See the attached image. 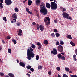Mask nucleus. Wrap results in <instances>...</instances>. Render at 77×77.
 <instances>
[{"instance_id": "1", "label": "nucleus", "mask_w": 77, "mask_h": 77, "mask_svg": "<svg viewBox=\"0 0 77 77\" xmlns=\"http://www.w3.org/2000/svg\"><path fill=\"white\" fill-rule=\"evenodd\" d=\"M33 49L31 47H29L27 50V59L28 60H31L32 58H33L35 57V54L33 53Z\"/></svg>"}, {"instance_id": "2", "label": "nucleus", "mask_w": 77, "mask_h": 77, "mask_svg": "<svg viewBox=\"0 0 77 77\" xmlns=\"http://www.w3.org/2000/svg\"><path fill=\"white\" fill-rule=\"evenodd\" d=\"M41 9L40 10V12L41 13H43L44 15H46L47 14L48 11L45 8V7H40Z\"/></svg>"}, {"instance_id": "3", "label": "nucleus", "mask_w": 77, "mask_h": 77, "mask_svg": "<svg viewBox=\"0 0 77 77\" xmlns=\"http://www.w3.org/2000/svg\"><path fill=\"white\" fill-rule=\"evenodd\" d=\"M51 8L52 10H56L57 8V4L54 2L51 3Z\"/></svg>"}, {"instance_id": "4", "label": "nucleus", "mask_w": 77, "mask_h": 77, "mask_svg": "<svg viewBox=\"0 0 77 77\" xmlns=\"http://www.w3.org/2000/svg\"><path fill=\"white\" fill-rule=\"evenodd\" d=\"M62 15L63 17L64 18H67L69 17V14L66 12L63 13Z\"/></svg>"}, {"instance_id": "5", "label": "nucleus", "mask_w": 77, "mask_h": 77, "mask_svg": "<svg viewBox=\"0 0 77 77\" xmlns=\"http://www.w3.org/2000/svg\"><path fill=\"white\" fill-rule=\"evenodd\" d=\"M5 2L8 6H9L12 4V1L11 0H5Z\"/></svg>"}, {"instance_id": "6", "label": "nucleus", "mask_w": 77, "mask_h": 77, "mask_svg": "<svg viewBox=\"0 0 77 77\" xmlns=\"http://www.w3.org/2000/svg\"><path fill=\"white\" fill-rule=\"evenodd\" d=\"M63 46L61 45H59L58 46V50L60 52H63Z\"/></svg>"}, {"instance_id": "7", "label": "nucleus", "mask_w": 77, "mask_h": 77, "mask_svg": "<svg viewBox=\"0 0 77 77\" xmlns=\"http://www.w3.org/2000/svg\"><path fill=\"white\" fill-rule=\"evenodd\" d=\"M51 53H53L54 55H56V54L57 53V49L55 48L53 49V51H51Z\"/></svg>"}, {"instance_id": "8", "label": "nucleus", "mask_w": 77, "mask_h": 77, "mask_svg": "<svg viewBox=\"0 0 77 77\" xmlns=\"http://www.w3.org/2000/svg\"><path fill=\"white\" fill-rule=\"evenodd\" d=\"M19 64L22 67H25V64L22 62H20L19 63Z\"/></svg>"}, {"instance_id": "9", "label": "nucleus", "mask_w": 77, "mask_h": 77, "mask_svg": "<svg viewBox=\"0 0 77 77\" xmlns=\"http://www.w3.org/2000/svg\"><path fill=\"white\" fill-rule=\"evenodd\" d=\"M12 18H14L15 19H17V14L14 13L12 15Z\"/></svg>"}, {"instance_id": "10", "label": "nucleus", "mask_w": 77, "mask_h": 77, "mask_svg": "<svg viewBox=\"0 0 77 77\" xmlns=\"http://www.w3.org/2000/svg\"><path fill=\"white\" fill-rule=\"evenodd\" d=\"M39 28L41 31H43L44 29V27L41 25H40Z\"/></svg>"}, {"instance_id": "11", "label": "nucleus", "mask_w": 77, "mask_h": 77, "mask_svg": "<svg viewBox=\"0 0 77 77\" xmlns=\"http://www.w3.org/2000/svg\"><path fill=\"white\" fill-rule=\"evenodd\" d=\"M32 2L31 0H28V5L29 6H30V5H32Z\"/></svg>"}, {"instance_id": "12", "label": "nucleus", "mask_w": 77, "mask_h": 77, "mask_svg": "<svg viewBox=\"0 0 77 77\" xmlns=\"http://www.w3.org/2000/svg\"><path fill=\"white\" fill-rule=\"evenodd\" d=\"M46 6L48 8H50V4L49 3H46Z\"/></svg>"}, {"instance_id": "13", "label": "nucleus", "mask_w": 77, "mask_h": 77, "mask_svg": "<svg viewBox=\"0 0 77 77\" xmlns=\"http://www.w3.org/2000/svg\"><path fill=\"white\" fill-rule=\"evenodd\" d=\"M48 43V42L47 40H45L44 41V43L45 45H47Z\"/></svg>"}, {"instance_id": "14", "label": "nucleus", "mask_w": 77, "mask_h": 77, "mask_svg": "<svg viewBox=\"0 0 77 77\" xmlns=\"http://www.w3.org/2000/svg\"><path fill=\"white\" fill-rule=\"evenodd\" d=\"M31 47H32V48H33V49H35V48H36V45L33 44H32V45L31 46Z\"/></svg>"}, {"instance_id": "15", "label": "nucleus", "mask_w": 77, "mask_h": 77, "mask_svg": "<svg viewBox=\"0 0 77 77\" xmlns=\"http://www.w3.org/2000/svg\"><path fill=\"white\" fill-rule=\"evenodd\" d=\"M43 68V66L41 65H38V69H41Z\"/></svg>"}, {"instance_id": "16", "label": "nucleus", "mask_w": 77, "mask_h": 77, "mask_svg": "<svg viewBox=\"0 0 77 77\" xmlns=\"http://www.w3.org/2000/svg\"><path fill=\"white\" fill-rule=\"evenodd\" d=\"M73 59L74 61H76L77 60V59H76V55H74L73 56Z\"/></svg>"}, {"instance_id": "17", "label": "nucleus", "mask_w": 77, "mask_h": 77, "mask_svg": "<svg viewBox=\"0 0 77 77\" xmlns=\"http://www.w3.org/2000/svg\"><path fill=\"white\" fill-rule=\"evenodd\" d=\"M67 38L69 39H72V37L71 35H68L67 36Z\"/></svg>"}, {"instance_id": "18", "label": "nucleus", "mask_w": 77, "mask_h": 77, "mask_svg": "<svg viewBox=\"0 0 77 77\" xmlns=\"http://www.w3.org/2000/svg\"><path fill=\"white\" fill-rule=\"evenodd\" d=\"M70 44L72 46H73V47H74V46H75V43L73 42H71Z\"/></svg>"}, {"instance_id": "19", "label": "nucleus", "mask_w": 77, "mask_h": 77, "mask_svg": "<svg viewBox=\"0 0 77 77\" xmlns=\"http://www.w3.org/2000/svg\"><path fill=\"white\" fill-rule=\"evenodd\" d=\"M65 69L66 71L68 72V71H69V68H68L67 67H65Z\"/></svg>"}, {"instance_id": "20", "label": "nucleus", "mask_w": 77, "mask_h": 77, "mask_svg": "<svg viewBox=\"0 0 77 77\" xmlns=\"http://www.w3.org/2000/svg\"><path fill=\"white\" fill-rule=\"evenodd\" d=\"M57 57L58 59H61L62 57V55L59 54L57 55Z\"/></svg>"}, {"instance_id": "21", "label": "nucleus", "mask_w": 77, "mask_h": 77, "mask_svg": "<svg viewBox=\"0 0 77 77\" xmlns=\"http://www.w3.org/2000/svg\"><path fill=\"white\" fill-rule=\"evenodd\" d=\"M12 42L14 43V44H17V41L14 39L12 40Z\"/></svg>"}, {"instance_id": "22", "label": "nucleus", "mask_w": 77, "mask_h": 77, "mask_svg": "<svg viewBox=\"0 0 77 77\" xmlns=\"http://www.w3.org/2000/svg\"><path fill=\"white\" fill-rule=\"evenodd\" d=\"M3 20L4 21H5V22L7 21V20L6 19V17H3Z\"/></svg>"}, {"instance_id": "23", "label": "nucleus", "mask_w": 77, "mask_h": 77, "mask_svg": "<svg viewBox=\"0 0 77 77\" xmlns=\"http://www.w3.org/2000/svg\"><path fill=\"white\" fill-rule=\"evenodd\" d=\"M39 59V55H37L36 56V60H38Z\"/></svg>"}, {"instance_id": "24", "label": "nucleus", "mask_w": 77, "mask_h": 77, "mask_svg": "<svg viewBox=\"0 0 77 77\" xmlns=\"http://www.w3.org/2000/svg\"><path fill=\"white\" fill-rule=\"evenodd\" d=\"M8 52L9 53H11V52H12V50L10 49H8Z\"/></svg>"}, {"instance_id": "25", "label": "nucleus", "mask_w": 77, "mask_h": 77, "mask_svg": "<svg viewBox=\"0 0 77 77\" xmlns=\"http://www.w3.org/2000/svg\"><path fill=\"white\" fill-rule=\"evenodd\" d=\"M61 59H62V60H65V56H63L61 57Z\"/></svg>"}, {"instance_id": "26", "label": "nucleus", "mask_w": 77, "mask_h": 77, "mask_svg": "<svg viewBox=\"0 0 77 77\" xmlns=\"http://www.w3.org/2000/svg\"><path fill=\"white\" fill-rule=\"evenodd\" d=\"M46 19L47 20H48V22H49L50 21V18L48 17H46Z\"/></svg>"}, {"instance_id": "27", "label": "nucleus", "mask_w": 77, "mask_h": 77, "mask_svg": "<svg viewBox=\"0 0 77 77\" xmlns=\"http://www.w3.org/2000/svg\"><path fill=\"white\" fill-rule=\"evenodd\" d=\"M39 25L38 24H37L36 25V27L37 30H39Z\"/></svg>"}, {"instance_id": "28", "label": "nucleus", "mask_w": 77, "mask_h": 77, "mask_svg": "<svg viewBox=\"0 0 77 77\" xmlns=\"http://www.w3.org/2000/svg\"><path fill=\"white\" fill-rule=\"evenodd\" d=\"M56 69L57 71H59L60 70V68L59 67H57Z\"/></svg>"}, {"instance_id": "29", "label": "nucleus", "mask_w": 77, "mask_h": 77, "mask_svg": "<svg viewBox=\"0 0 77 77\" xmlns=\"http://www.w3.org/2000/svg\"><path fill=\"white\" fill-rule=\"evenodd\" d=\"M0 7L1 8H3V4L2 3H0Z\"/></svg>"}, {"instance_id": "30", "label": "nucleus", "mask_w": 77, "mask_h": 77, "mask_svg": "<svg viewBox=\"0 0 77 77\" xmlns=\"http://www.w3.org/2000/svg\"><path fill=\"white\" fill-rule=\"evenodd\" d=\"M56 37H58L59 36H60V34L59 33H57L55 34Z\"/></svg>"}, {"instance_id": "31", "label": "nucleus", "mask_w": 77, "mask_h": 77, "mask_svg": "<svg viewBox=\"0 0 77 77\" xmlns=\"http://www.w3.org/2000/svg\"><path fill=\"white\" fill-rule=\"evenodd\" d=\"M26 68H27V69H30V68H32V66L30 65H28V66L26 67Z\"/></svg>"}, {"instance_id": "32", "label": "nucleus", "mask_w": 77, "mask_h": 77, "mask_svg": "<svg viewBox=\"0 0 77 77\" xmlns=\"http://www.w3.org/2000/svg\"><path fill=\"white\" fill-rule=\"evenodd\" d=\"M35 2L36 3H40V0H36Z\"/></svg>"}, {"instance_id": "33", "label": "nucleus", "mask_w": 77, "mask_h": 77, "mask_svg": "<svg viewBox=\"0 0 77 77\" xmlns=\"http://www.w3.org/2000/svg\"><path fill=\"white\" fill-rule=\"evenodd\" d=\"M0 75L1 77H3V76H4V73L0 72Z\"/></svg>"}, {"instance_id": "34", "label": "nucleus", "mask_w": 77, "mask_h": 77, "mask_svg": "<svg viewBox=\"0 0 77 77\" xmlns=\"http://www.w3.org/2000/svg\"><path fill=\"white\" fill-rule=\"evenodd\" d=\"M60 44H61V45H63L64 44V42H63L62 41H60Z\"/></svg>"}, {"instance_id": "35", "label": "nucleus", "mask_w": 77, "mask_h": 77, "mask_svg": "<svg viewBox=\"0 0 77 77\" xmlns=\"http://www.w3.org/2000/svg\"><path fill=\"white\" fill-rule=\"evenodd\" d=\"M37 45H38V46H39L40 45H42L39 42H38L37 43Z\"/></svg>"}, {"instance_id": "36", "label": "nucleus", "mask_w": 77, "mask_h": 77, "mask_svg": "<svg viewBox=\"0 0 77 77\" xmlns=\"http://www.w3.org/2000/svg\"><path fill=\"white\" fill-rule=\"evenodd\" d=\"M56 44L57 45H59V42L58 41H57L56 42Z\"/></svg>"}, {"instance_id": "37", "label": "nucleus", "mask_w": 77, "mask_h": 77, "mask_svg": "<svg viewBox=\"0 0 77 77\" xmlns=\"http://www.w3.org/2000/svg\"><path fill=\"white\" fill-rule=\"evenodd\" d=\"M51 36L52 37H54L55 36V35H54V33H53L51 34Z\"/></svg>"}, {"instance_id": "38", "label": "nucleus", "mask_w": 77, "mask_h": 77, "mask_svg": "<svg viewBox=\"0 0 77 77\" xmlns=\"http://www.w3.org/2000/svg\"><path fill=\"white\" fill-rule=\"evenodd\" d=\"M19 33H23V31L21 29H19Z\"/></svg>"}, {"instance_id": "39", "label": "nucleus", "mask_w": 77, "mask_h": 77, "mask_svg": "<svg viewBox=\"0 0 77 77\" xmlns=\"http://www.w3.org/2000/svg\"><path fill=\"white\" fill-rule=\"evenodd\" d=\"M15 11H17V12H18V9L17 8H16L14 9Z\"/></svg>"}, {"instance_id": "40", "label": "nucleus", "mask_w": 77, "mask_h": 77, "mask_svg": "<svg viewBox=\"0 0 77 77\" xmlns=\"http://www.w3.org/2000/svg\"><path fill=\"white\" fill-rule=\"evenodd\" d=\"M30 70L31 71H32V72H33V71H34V69L33 68H31Z\"/></svg>"}, {"instance_id": "41", "label": "nucleus", "mask_w": 77, "mask_h": 77, "mask_svg": "<svg viewBox=\"0 0 77 77\" xmlns=\"http://www.w3.org/2000/svg\"><path fill=\"white\" fill-rule=\"evenodd\" d=\"M63 77H68V76L66 74H64L63 75Z\"/></svg>"}, {"instance_id": "42", "label": "nucleus", "mask_w": 77, "mask_h": 77, "mask_svg": "<svg viewBox=\"0 0 77 77\" xmlns=\"http://www.w3.org/2000/svg\"><path fill=\"white\" fill-rule=\"evenodd\" d=\"M17 26H19L20 25V22H18L16 23Z\"/></svg>"}, {"instance_id": "43", "label": "nucleus", "mask_w": 77, "mask_h": 77, "mask_svg": "<svg viewBox=\"0 0 77 77\" xmlns=\"http://www.w3.org/2000/svg\"><path fill=\"white\" fill-rule=\"evenodd\" d=\"M67 19L68 20H71V19H72V18L70 16H69L67 17Z\"/></svg>"}, {"instance_id": "44", "label": "nucleus", "mask_w": 77, "mask_h": 77, "mask_svg": "<svg viewBox=\"0 0 77 77\" xmlns=\"http://www.w3.org/2000/svg\"><path fill=\"white\" fill-rule=\"evenodd\" d=\"M71 77H77V76L75 75H71Z\"/></svg>"}, {"instance_id": "45", "label": "nucleus", "mask_w": 77, "mask_h": 77, "mask_svg": "<svg viewBox=\"0 0 77 77\" xmlns=\"http://www.w3.org/2000/svg\"><path fill=\"white\" fill-rule=\"evenodd\" d=\"M54 32L55 33H57V29H55L54 30Z\"/></svg>"}, {"instance_id": "46", "label": "nucleus", "mask_w": 77, "mask_h": 77, "mask_svg": "<svg viewBox=\"0 0 77 77\" xmlns=\"http://www.w3.org/2000/svg\"><path fill=\"white\" fill-rule=\"evenodd\" d=\"M7 39H11V37L8 36L7 37Z\"/></svg>"}, {"instance_id": "47", "label": "nucleus", "mask_w": 77, "mask_h": 77, "mask_svg": "<svg viewBox=\"0 0 77 77\" xmlns=\"http://www.w3.org/2000/svg\"><path fill=\"white\" fill-rule=\"evenodd\" d=\"M41 47H42V45L39 46L38 48V49H39V50H40L41 49Z\"/></svg>"}, {"instance_id": "48", "label": "nucleus", "mask_w": 77, "mask_h": 77, "mask_svg": "<svg viewBox=\"0 0 77 77\" xmlns=\"http://www.w3.org/2000/svg\"><path fill=\"white\" fill-rule=\"evenodd\" d=\"M50 22H48L46 23V25H47V26H48V25L49 24H50Z\"/></svg>"}, {"instance_id": "49", "label": "nucleus", "mask_w": 77, "mask_h": 77, "mask_svg": "<svg viewBox=\"0 0 77 77\" xmlns=\"http://www.w3.org/2000/svg\"><path fill=\"white\" fill-rule=\"evenodd\" d=\"M48 74L49 75H51V71H49L48 72Z\"/></svg>"}, {"instance_id": "50", "label": "nucleus", "mask_w": 77, "mask_h": 77, "mask_svg": "<svg viewBox=\"0 0 77 77\" xmlns=\"http://www.w3.org/2000/svg\"><path fill=\"white\" fill-rule=\"evenodd\" d=\"M26 11H27V12H29V8H26Z\"/></svg>"}, {"instance_id": "51", "label": "nucleus", "mask_w": 77, "mask_h": 77, "mask_svg": "<svg viewBox=\"0 0 77 77\" xmlns=\"http://www.w3.org/2000/svg\"><path fill=\"white\" fill-rule=\"evenodd\" d=\"M63 11H66V8H63Z\"/></svg>"}, {"instance_id": "52", "label": "nucleus", "mask_w": 77, "mask_h": 77, "mask_svg": "<svg viewBox=\"0 0 77 77\" xmlns=\"http://www.w3.org/2000/svg\"><path fill=\"white\" fill-rule=\"evenodd\" d=\"M26 75L28 76V77H30V74H29V73H27L26 74Z\"/></svg>"}, {"instance_id": "53", "label": "nucleus", "mask_w": 77, "mask_h": 77, "mask_svg": "<svg viewBox=\"0 0 77 77\" xmlns=\"http://www.w3.org/2000/svg\"><path fill=\"white\" fill-rule=\"evenodd\" d=\"M28 13H29L30 14H31V15H33V13L31 12L30 11L28 12Z\"/></svg>"}, {"instance_id": "54", "label": "nucleus", "mask_w": 77, "mask_h": 77, "mask_svg": "<svg viewBox=\"0 0 77 77\" xmlns=\"http://www.w3.org/2000/svg\"><path fill=\"white\" fill-rule=\"evenodd\" d=\"M75 54H76V55H77V49H76L75 51Z\"/></svg>"}, {"instance_id": "55", "label": "nucleus", "mask_w": 77, "mask_h": 77, "mask_svg": "<svg viewBox=\"0 0 77 77\" xmlns=\"http://www.w3.org/2000/svg\"><path fill=\"white\" fill-rule=\"evenodd\" d=\"M32 24L33 25H34V26H35V25H36V23L35 22H33L32 23Z\"/></svg>"}, {"instance_id": "56", "label": "nucleus", "mask_w": 77, "mask_h": 77, "mask_svg": "<svg viewBox=\"0 0 77 77\" xmlns=\"http://www.w3.org/2000/svg\"><path fill=\"white\" fill-rule=\"evenodd\" d=\"M47 20H46L45 18L44 19V22H45V23L47 22Z\"/></svg>"}, {"instance_id": "57", "label": "nucleus", "mask_w": 77, "mask_h": 77, "mask_svg": "<svg viewBox=\"0 0 77 77\" xmlns=\"http://www.w3.org/2000/svg\"><path fill=\"white\" fill-rule=\"evenodd\" d=\"M41 4L43 5V6H45V4H44V3H43V2H42L41 3Z\"/></svg>"}, {"instance_id": "58", "label": "nucleus", "mask_w": 77, "mask_h": 77, "mask_svg": "<svg viewBox=\"0 0 77 77\" xmlns=\"http://www.w3.org/2000/svg\"><path fill=\"white\" fill-rule=\"evenodd\" d=\"M0 1L1 3H3V0H0Z\"/></svg>"}, {"instance_id": "59", "label": "nucleus", "mask_w": 77, "mask_h": 77, "mask_svg": "<svg viewBox=\"0 0 77 77\" xmlns=\"http://www.w3.org/2000/svg\"><path fill=\"white\" fill-rule=\"evenodd\" d=\"M13 20L14 22V23H16V20L14 19H13Z\"/></svg>"}, {"instance_id": "60", "label": "nucleus", "mask_w": 77, "mask_h": 77, "mask_svg": "<svg viewBox=\"0 0 77 77\" xmlns=\"http://www.w3.org/2000/svg\"><path fill=\"white\" fill-rule=\"evenodd\" d=\"M37 6H39L40 5V3H36Z\"/></svg>"}, {"instance_id": "61", "label": "nucleus", "mask_w": 77, "mask_h": 77, "mask_svg": "<svg viewBox=\"0 0 77 77\" xmlns=\"http://www.w3.org/2000/svg\"><path fill=\"white\" fill-rule=\"evenodd\" d=\"M18 35L19 36H21L22 35V34H21V33H18Z\"/></svg>"}, {"instance_id": "62", "label": "nucleus", "mask_w": 77, "mask_h": 77, "mask_svg": "<svg viewBox=\"0 0 77 77\" xmlns=\"http://www.w3.org/2000/svg\"><path fill=\"white\" fill-rule=\"evenodd\" d=\"M54 22L55 23H57V20H55Z\"/></svg>"}, {"instance_id": "63", "label": "nucleus", "mask_w": 77, "mask_h": 77, "mask_svg": "<svg viewBox=\"0 0 77 77\" xmlns=\"http://www.w3.org/2000/svg\"><path fill=\"white\" fill-rule=\"evenodd\" d=\"M2 42L3 44H5V42L4 40H2Z\"/></svg>"}, {"instance_id": "64", "label": "nucleus", "mask_w": 77, "mask_h": 77, "mask_svg": "<svg viewBox=\"0 0 77 77\" xmlns=\"http://www.w3.org/2000/svg\"><path fill=\"white\" fill-rule=\"evenodd\" d=\"M61 54H62V55H63V56H64V55H65V54H64V53H61Z\"/></svg>"}]
</instances>
